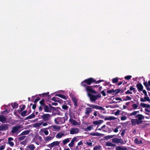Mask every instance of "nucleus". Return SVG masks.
<instances>
[{"label":"nucleus","mask_w":150,"mask_h":150,"mask_svg":"<svg viewBox=\"0 0 150 150\" xmlns=\"http://www.w3.org/2000/svg\"><path fill=\"white\" fill-rule=\"evenodd\" d=\"M62 108L64 110H67L68 108V107L66 105H64L62 106Z\"/></svg>","instance_id":"49530a36"},{"label":"nucleus","mask_w":150,"mask_h":150,"mask_svg":"<svg viewBox=\"0 0 150 150\" xmlns=\"http://www.w3.org/2000/svg\"><path fill=\"white\" fill-rule=\"evenodd\" d=\"M90 135L93 136H96L97 137L103 136L104 135L103 134L97 132L95 133H91L90 134Z\"/></svg>","instance_id":"a211bd4d"},{"label":"nucleus","mask_w":150,"mask_h":150,"mask_svg":"<svg viewBox=\"0 0 150 150\" xmlns=\"http://www.w3.org/2000/svg\"><path fill=\"white\" fill-rule=\"evenodd\" d=\"M136 114H137L136 113V112L135 111H134L133 112H132L130 114V115L131 116H132V115H136Z\"/></svg>","instance_id":"0e129e2a"},{"label":"nucleus","mask_w":150,"mask_h":150,"mask_svg":"<svg viewBox=\"0 0 150 150\" xmlns=\"http://www.w3.org/2000/svg\"><path fill=\"white\" fill-rule=\"evenodd\" d=\"M116 119V117H115L112 116H109V117H106L105 116V118L104 119V120H114Z\"/></svg>","instance_id":"4be33fe9"},{"label":"nucleus","mask_w":150,"mask_h":150,"mask_svg":"<svg viewBox=\"0 0 150 150\" xmlns=\"http://www.w3.org/2000/svg\"><path fill=\"white\" fill-rule=\"evenodd\" d=\"M121 91V89H117L116 90H114L115 93V95H117Z\"/></svg>","instance_id":"ea45409f"},{"label":"nucleus","mask_w":150,"mask_h":150,"mask_svg":"<svg viewBox=\"0 0 150 150\" xmlns=\"http://www.w3.org/2000/svg\"><path fill=\"white\" fill-rule=\"evenodd\" d=\"M118 78L116 77L113 78L112 79V82L113 83H116L118 81Z\"/></svg>","instance_id":"4c0bfd02"},{"label":"nucleus","mask_w":150,"mask_h":150,"mask_svg":"<svg viewBox=\"0 0 150 150\" xmlns=\"http://www.w3.org/2000/svg\"><path fill=\"white\" fill-rule=\"evenodd\" d=\"M25 137H26L25 136H22L20 137H19L18 139V141H21L23 140V139H25Z\"/></svg>","instance_id":"79ce46f5"},{"label":"nucleus","mask_w":150,"mask_h":150,"mask_svg":"<svg viewBox=\"0 0 150 150\" xmlns=\"http://www.w3.org/2000/svg\"><path fill=\"white\" fill-rule=\"evenodd\" d=\"M69 121L71 124L74 125H77L78 122L76 120H75L72 118H70L69 119Z\"/></svg>","instance_id":"412c9836"},{"label":"nucleus","mask_w":150,"mask_h":150,"mask_svg":"<svg viewBox=\"0 0 150 150\" xmlns=\"http://www.w3.org/2000/svg\"><path fill=\"white\" fill-rule=\"evenodd\" d=\"M126 130V129H124L121 133V135L122 137L125 134V133Z\"/></svg>","instance_id":"3c124183"},{"label":"nucleus","mask_w":150,"mask_h":150,"mask_svg":"<svg viewBox=\"0 0 150 150\" xmlns=\"http://www.w3.org/2000/svg\"><path fill=\"white\" fill-rule=\"evenodd\" d=\"M43 122V121H42V122H41L36 123L34 124V127L36 128L38 127H40L42 125Z\"/></svg>","instance_id":"cd10ccee"},{"label":"nucleus","mask_w":150,"mask_h":150,"mask_svg":"<svg viewBox=\"0 0 150 150\" xmlns=\"http://www.w3.org/2000/svg\"><path fill=\"white\" fill-rule=\"evenodd\" d=\"M134 142L135 144H142V140H139L138 138H135L134 141Z\"/></svg>","instance_id":"c85d7f7f"},{"label":"nucleus","mask_w":150,"mask_h":150,"mask_svg":"<svg viewBox=\"0 0 150 150\" xmlns=\"http://www.w3.org/2000/svg\"><path fill=\"white\" fill-rule=\"evenodd\" d=\"M135 117L136 118H137L138 119H137L139 121L141 122V123H142L143 122L142 120L144 119V117L141 114H138L135 115Z\"/></svg>","instance_id":"ddd939ff"},{"label":"nucleus","mask_w":150,"mask_h":150,"mask_svg":"<svg viewBox=\"0 0 150 150\" xmlns=\"http://www.w3.org/2000/svg\"><path fill=\"white\" fill-rule=\"evenodd\" d=\"M115 135H108L105 137V138L106 139H109L111 138H112L113 137H115Z\"/></svg>","instance_id":"c9c22d12"},{"label":"nucleus","mask_w":150,"mask_h":150,"mask_svg":"<svg viewBox=\"0 0 150 150\" xmlns=\"http://www.w3.org/2000/svg\"><path fill=\"white\" fill-rule=\"evenodd\" d=\"M136 86L138 90V91L139 92H140L143 90V86L141 83H137L136 85Z\"/></svg>","instance_id":"dca6fc26"},{"label":"nucleus","mask_w":150,"mask_h":150,"mask_svg":"<svg viewBox=\"0 0 150 150\" xmlns=\"http://www.w3.org/2000/svg\"><path fill=\"white\" fill-rule=\"evenodd\" d=\"M40 98L39 97H37L36 99H35L34 101V102L36 104L37 102L40 100Z\"/></svg>","instance_id":"5fc2aeb1"},{"label":"nucleus","mask_w":150,"mask_h":150,"mask_svg":"<svg viewBox=\"0 0 150 150\" xmlns=\"http://www.w3.org/2000/svg\"><path fill=\"white\" fill-rule=\"evenodd\" d=\"M96 81V80L92 78H89L86 79L82 81L81 83V85L85 88L86 90V88L88 86H89L87 85H90L91 84L94 83Z\"/></svg>","instance_id":"7ed1b4c3"},{"label":"nucleus","mask_w":150,"mask_h":150,"mask_svg":"<svg viewBox=\"0 0 150 150\" xmlns=\"http://www.w3.org/2000/svg\"><path fill=\"white\" fill-rule=\"evenodd\" d=\"M140 101L142 102H144L146 101H148L150 102V99L149 97L147 96H146L144 98V99L142 98H141Z\"/></svg>","instance_id":"f3484780"},{"label":"nucleus","mask_w":150,"mask_h":150,"mask_svg":"<svg viewBox=\"0 0 150 150\" xmlns=\"http://www.w3.org/2000/svg\"><path fill=\"white\" fill-rule=\"evenodd\" d=\"M30 132V130H25L22 132L20 134V136H23L25 135L28 134Z\"/></svg>","instance_id":"a878e982"},{"label":"nucleus","mask_w":150,"mask_h":150,"mask_svg":"<svg viewBox=\"0 0 150 150\" xmlns=\"http://www.w3.org/2000/svg\"><path fill=\"white\" fill-rule=\"evenodd\" d=\"M8 110L7 109H6V110H5L4 111H3L1 112V113L2 114H7L8 113Z\"/></svg>","instance_id":"8fccbe9b"},{"label":"nucleus","mask_w":150,"mask_h":150,"mask_svg":"<svg viewBox=\"0 0 150 150\" xmlns=\"http://www.w3.org/2000/svg\"><path fill=\"white\" fill-rule=\"evenodd\" d=\"M70 140L69 138H67L64 139L63 141V144L65 145L66 144L69 142Z\"/></svg>","instance_id":"72a5a7b5"},{"label":"nucleus","mask_w":150,"mask_h":150,"mask_svg":"<svg viewBox=\"0 0 150 150\" xmlns=\"http://www.w3.org/2000/svg\"><path fill=\"white\" fill-rule=\"evenodd\" d=\"M39 103L40 104V105L38 108L39 112L42 111L43 108L44 110V112H51L52 110H56L55 108L52 106L50 104H49V106L46 105L43 98L39 102Z\"/></svg>","instance_id":"f257e3e1"},{"label":"nucleus","mask_w":150,"mask_h":150,"mask_svg":"<svg viewBox=\"0 0 150 150\" xmlns=\"http://www.w3.org/2000/svg\"><path fill=\"white\" fill-rule=\"evenodd\" d=\"M55 96H58L65 100H67V97L65 96L62 94H56Z\"/></svg>","instance_id":"bb28decb"},{"label":"nucleus","mask_w":150,"mask_h":150,"mask_svg":"<svg viewBox=\"0 0 150 150\" xmlns=\"http://www.w3.org/2000/svg\"><path fill=\"white\" fill-rule=\"evenodd\" d=\"M64 135V134L62 133L59 132L56 135V137L57 138H60L62 137Z\"/></svg>","instance_id":"473e14b6"},{"label":"nucleus","mask_w":150,"mask_h":150,"mask_svg":"<svg viewBox=\"0 0 150 150\" xmlns=\"http://www.w3.org/2000/svg\"><path fill=\"white\" fill-rule=\"evenodd\" d=\"M93 125L92 126H89L87 127L85 129V130L87 131H91L92 128V127H93Z\"/></svg>","instance_id":"58836bf2"},{"label":"nucleus","mask_w":150,"mask_h":150,"mask_svg":"<svg viewBox=\"0 0 150 150\" xmlns=\"http://www.w3.org/2000/svg\"><path fill=\"white\" fill-rule=\"evenodd\" d=\"M112 142L116 144L120 143L122 144H124V141L122 139L115 138L112 139Z\"/></svg>","instance_id":"423d86ee"},{"label":"nucleus","mask_w":150,"mask_h":150,"mask_svg":"<svg viewBox=\"0 0 150 150\" xmlns=\"http://www.w3.org/2000/svg\"><path fill=\"white\" fill-rule=\"evenodd\" d=\"M26 148L27 150H28L30 149V150H34L35 148V147L33 144H31L27 146Z\"/></svg>","instance_id":"5701e85b"},{"label":"nucleus","mask_w":150,"mask_h":150,"mask_svg":"<svg viewBox=\"0 0 150 150\" xmlns=\"http://www.w3.org/2000/svg\"><path fill=\"white\" fill-rule=\"evenodd\" d=\"M86 91L88 92V93H93L95 94H97L98 92L96 91L93 90L92 88V86H88L86 88Z\"/></svg>","instance_id":"9d476101"},{"label":"nucleus","mask_w":150,"mask_h":150,"mask_svg":"<svg viewBox=\"0 0 150 150\" xmlns=\"http://www.w3.org/2000/svg\"><path fill=\"white\" fill-rule=\"evenodd\" d=\"M131 122L132 126H135L136 125H139L142 124L141 122L139 121L137 119H132Z\"/></svg>","instance_id":"9b49d317"},{"label":"nucleus","mask_w":150,"mask_h":150,"mask_svg":"<svg viewBox=\"0 0 150 150\" xmlns=\"http://www.w3.org/2000/svg\"><path fill=\"white\" fill-rule=\"evenodd\" d=\"M125 93L126 94H132V92L130 91L129 90H128Z\"/></svg>","instance_id":"69168bd1"},{"label":"nucleus","mask_w":150,"mask_h":150,"mask_svg":"<svg viewBox=\"0 0 150 150\" xmlns=\"http://www.w3.org/2000/svg\"><path fill=\"white\" fill-rule=\"evenodd\" d=\"M11 106L13 108H18V104L16 103H13L11 104Z\"/></svg>","instance_id":"2f4dec72"},{"label":"nucleus","mask_w":150,"mask_h":150,"mask_svg":"<svg viewBox=\"0 0 150 150\" xmlns=\"http://www.w3.org/2000/svg\"><path fill=\"white\" fill-rule=\"evenodd\" d=\"M101 147V146H96L93 148V150H99Z\"/></svg>","instance_id":"c03bdc74"},{"label":"nucleus","mask_w":150,"mask_h":150,"mask_svg":"<svg viewBox=\"0 0 150 150\" xmlns=\"http://www.w3.org/2000/svg\"><path fill=\"white\" fill-rule=\"evenodd\" d=\"M129 90L131 91H132L134 93H135L137 92L135 88H133L132 86H130L129 88Z\"/></svg>","instance_id":"a19ab883"},{"label":"nucleus","mask_w":150,"mask_h":150,"mask_svg":"<svg viewBox=\"0 0 150 150\" xmlns=\"http://www.w3.org/2000/svg\"><path fill=\"white\" fill-rule=\"evenodd\" d=\"M49 93V92H47V93H43L42 94V96L44 97L45 96H47L48 97L49 96V95L48 94Z\"/></svg>","instance_id":"680f3d73"},{"label":"nucleus","mask_w":150,"mask_h":150,"mask_svg":"<svg viewBox=\"0 0 150 150\" xmlns=\"http://www.w3.org/2000/svg\"><path fill=\"white\" fill-rule=\"evenodd\" d=\"M103 121L102 120H96L93 122V123L96 125H99L102 123Z\"/></svg>","instance_id":"b1692460"},{"label":"nucleus","mask_w":150,"mask_h":150,"mask_svg":"<svg viewBox=\"0 0 150 150\" xmlns=\"http://www.w3.org/2000/svg\"><path fill=\"white\" fill-rule=\"evenodd\" d=\"M5 148V146L4 145H1V146H0V150H3Z\"/></svg>","instance_id":"774afa93"},{"label":"nucleus","mask_w":150,"mask_h":150,"mask_svg":"<svg viewBox=\"0 0 150 150\" xmlns=\"http://www.w3.org/2000/svg\"><path fill=\"white\" fill-rule=\"evenodd\" d=\"M25 107V105H23L22 107L21 108V111H22L23 110H24Z\"/></svg>","instance_id":"338daca9"},{"label":"nucleus","mask_w":150,"mask_h":150,"mask_svg":"<svg viewBox=\"0 0 150 150\" xmlns=\"http://www.w3.org/2000/svg\"><path fill=\"white\" fill-rule=\"evenodd\" d=\"M140 105L143 108H150V105L149 104H146L144 103H141Z\"/></svg>","instance_id":"c756f323"},{"label":"nucleus","mask_w":150,"mask_h":150,"mask_svg":"<svg viewBox=\"0 0 150 150\" xmlns=\"http://www.w3.org/2000/svg\"><path fill=\"white\" fill-rule=\"evenodd\" d=\"M127 119V117L125 116H123L121 117V120H125Z\"/></svg>","instance_id":"e2e57ef3"},{"label":"nucleus","mask_w":150,"mask_h":150,"mask_svg":"<svg viewBox=\"0 0 150 150\" xmlns=\"http://www.w3.org/2000/svg\"><path fill=\"white\" fill-rule=\"evenodd\" d=\"M115 93L114 89H112L110 90H107V93H111L112 95H114V93Z\"/></svg>","instance_id":"7c9ffc66"},{"label":"nucleus","mask_w":150,"mask_h":150,"mask_svg":"<svg viewBox=\"0 0 150 150\" xmlns=\"http://www.w3.org/2000/svg\"><path fill=\"white\" fill-rule=\"evenodd\" d=\"M72 100L74 103V107L75 108H76L78 105V99L75 97L73 96L72 97Z\"/></svg>","instance_id":"2eb2a0df"},{"label":"nucleus","mask_w":150,"mask_h":150,"mask_svg":"<svg viewBox=\"0 0 150 150\" xmlns=\"http://www.w3.org/2000/svg\"><path fill=\"white\" fill-rule=\"evenodd\" d=\"M6 120V117L4 115H0V122L5 123Z\"/></svg>","instance_id":"aec40b11"},{"label":"nucleus","mask_w":150,"mask_h":150,"mask_svg":"<svg viewBox=\"0 0 150 150\" xmlns=\"http://www.w3.org/2000/svg\"><path fill=\"white\" fill-rule=\"evenodd\" d=\"M132 77V76L130 75H128L125 76L124 78L126 79L127 80H129L131 79V78Z\"/></svg>","instance_id":"a18cd8bd"},{"label":"nucleus","mask_w":150,"mask_h":150,"mask_svg":"<svg viewBox=\"0 0 150 150\" xmlns=\"http://www.w3.org/2000/svg\"><path fill=\"white\" fill-rule=\"evenodd\" d=\"M50 116L49 114H43L41 116V117L44 121H47L49 120Z\"/></svg>","instance_id":"1a4fd4ad"},{"label":"nucleus","mask_w":150,"mask_h":150,"mask_svg":"<svg viewBox=\"0 0 150 150\" xmlns=\"http://www.w3.org/2000/svg\"><path fill=\"white\" fill-rule=\"evenodd\" d=\"M88 95L91 101H95L98 99V98H100L101 97L100 94H98L96 95H95L92 94L91 93H88Z\"/></svg>","instance_id":"20e7f679"},{"label":"nucleus","mask_w":150,"mask_h":150,"mask_svg":"<svg viewBox=\"0 0 150 150\" xmlns=\"http://www.w3.org/2000/svg\"><path fill=\"white\" fill-rule=\"evenodd\" d=\"M60 142L58 141H54L51 143L48 144L47 146L50 149H52V148L54 146H58Z\"/></svg>","instance_id":"6e6552de"},{"label":"nucleus","mask_w":150,"mask_h":150,"mask_svg":"<svg viewBox=\"0 0 150 150\" xmlns=\"http://www.w3.org/2000/svg\"><path fill=\"white\" fill-rule=\"evenodd\" d=\"M57 98H58L57 97H53L52 98V100L54 101L57 102Z\"/></svg>","instance_id":"bf43d9fd"},{"label":"nucleus","mask_w":150,"mask_h":150,"mask_svg":"<svg viewBox=\"0 0 150 150\" xmlns=\"http://www.w3.org/2000/svg\"><path fill=\"white\" fill-rule=\"evenodd\" d=\"M98 116L101 119H104L105 118V116H104L103 115H101L99 113H98Z\"/></svg>","instance_id":"864d4df0"},{"label":"nucleus","mask_w":150,"mask_h":150,"mask_svg":"<svg viewBox=\"0 0 150 150\" xmlns=\"http://www.w3.org/2000/svg\"><path fill=\"white\" fill-rule=\"evenodd\" d=\"M8 125L7 124H4L0 126V131L3 130L6 131L8 129Z\"/></svg>","instance_id":"4468645a"},{"label":"nucleus","mask_w":150,"mask_h":150,"mask_svg":"<svg viewBox=\"0 0 150 150\" xmlns=\"http://www.w3.org/2000/svg\"><path fill=\"white\" fill-rule=\"evenodd\" d=\"M131 98L129 96H126L125 99H123V100L126 101L128 100H131Z\"/></svg>","instance_id":"09e8293b"},{"label":"nucleus","mask_w":150,"mask_h":150,"mask_svg":"<svg viewBox=\"0 0 150 150\" xmlns=\"http://www.w3.org/2000/svg\"><path fill=\"white\" fill-rule=\"evenodd\" d=\"M53 127L55 129H60V127L59 126L55 125H53Z\"/></svg>","instance_id":"37998d69"},{"label":"nucleus","mask_w":150,"mask_h":150,"mask_svg":"<svg viewBox=\"0 0 150 150\" xmlns=\"http://www.w3.org/2000/svg\"><path fill=\"white\" fill-rule=\"evenodd\" d=\"M21 128V126L20 125L16 126L13 127L12 128L11 132L13 134L17 133Z\"/></svg>","instance_id":"0eeeda50"},{"label":"nucleus","mask_w":150,"mask_h":150,"mask_svg":"<svg viewBox=\"0 0 150 150\" xmlns=\"http://www.w3.org/2000/svg\"><path fill=\"white\" fill-rule=\"evenodd\" d=\"M57 99H58V100H57V102H58V103H60V104L63 103V101L62 100L59 98H57Z\"/></svg>","instance_id":"4d7b16f0"},{"label":"nucleus","mask_w":150,"mask_h":150,"mask_svg":"<svg viewBox=\"0 0 150 150\" xmlns=\"http://www.w3.org/2000/svg\"><path fill=\"white\" fill-rule=\"evenodd\" d=\"M29 116L30 119L34 118L35 117V114L34 113V112L30 115H29Z\"/></svg>","instance_id":"603ef678"},{"label":"nucleus","mask_w":150,"mask_h":150,"mask_svg":"<svg viewBox=\"0 0 150 150\" xmlns=\"http://www.w3.org/2000/svg\"><path fill=\"white\" fill-rule=\"evenodd\" d=\"M121 111V110H118L116 112H115V115H119Z\"/></svg>","instance_id":"6e6d98bb"},{"label":"nucleus","mask_w":150,"mask_h":150,"mask_svg":"<svg viewBox=\"0 0 150 150\" xmlns=\"http://www.w3.org/2000/svg\"><path fill=\"white\" fill-rule=\"evenodd\" d=\"M54 122L57 124L61 125L64 123L65 120L63 117H58L54 119Z\"/></svg>","instance_id":"39448f33"},{"label":"nucleus","mask_w":150,"mask_h":150,"mask_svg":"<svg viewBox=\"0 0 150 150\" xmlns=\"http://www.w3.org/2000/svg\"><path fill=\"white\" fill-rule=\"evenodd\" d=\"M27 112V111L26 110H25L23 111L22 112L21 114V115L22 117H24L27 115L26 114Z\"/></svg>","instance_id":"e433bc0d"},{"label":"nucleus","mask_w":150,"mask_h":150,"mask_svg":"<svg viewBox=\"0 0 150 150\" xmlns=\"http://www.w3.org/2000/svg\"><path fill=\"white\" fill-rule=\"evenodd\" d=\"M107 146H115L116 145L114 144H112L110 142H107L106 144Z\"/></svg>","instance_id":"f704fd0d"},{"label":"nucleus","mask_w":150,"mask_h":150,"mask_svg":"<svg viewBox=\"0 0 150 150\" xmlns=\"http://www.w3.org/2000/svg\"><path fill=\"white\" fill-rule=\"evenodd\" d=\"M87 105L91 108L87 107L86 109V111L85 113L86 114L88 115V116H89V115L90 113L92 112V109H95L97 110H104L105 109L103 107L99 106L96 105L91 104L88 103L87 104Z\"/></svg>","instance_id":"f03ea898"},{"label":"nucleus","mask_w":150,"mask_h":150,"mask_svg":"<svg viewBox=\"0 0 150 150\" xmlns=\"http://www.w3.org/2000/svg\"><path fill=\"white\" fill-rule=\"evenodd\" d=\"M54 136H49L44 138V140L45 141L49 142L52 140L54 137Z\"/></svg>","instance_id":"6ab92c4d"},{"label":"nucleus","mask_w":150,"mask_h":150,"mask_svg":"<svg viewBox=\"0 0 150 150\" xmlns=\"http://www.w3.org/2000/svg\"><path fill=\"white\" fill-rule=\"evenodd\" d=\"M79 130L77 128H71L70 130V134H76L79 132Z\"/></svg>","instance_id":"f8f14e48"},{"label":"nucleus","mask_w":150,"mask_h":150,"mask_svg":"<svg viewBox=\"0 0 150 150\" xmlns=\"http://www.w3.org/2000/svg\"><path fill=\"white\" fill-rule=\"evenodd\" d=\"M132 107L134 109H137L138 107V105L136 104H134L132 105Z\"/></svg>","instance_id":"de8ad7c7"},{"label":"nucleus","mask_w":150,"mask_h":150,"mask_svg":"<svg viewBox=\"0 0 150 150\" xmlns=\"http://www.w3.org/2000/svg\"><path fill=\"white\" fill-rule=\"evenodd\" d=\"M8 143L11 146H13L14 145V144L13 142H8Z\"/></svg>","instance_id":"052dcab7"},{"label":"nucleus","mask_w":150,"mask_h":150,"mask_svg":"<svg viewBox=\"0 0 150 150\" xmlns=\"http://www.w3.org/2000/svg\"><path fill=\"white\" fill-rule=\"evenodd\" d=\"M116 150H128L127 148L124 146L123 147H121L120 146H117L116 148Z\"/></svg>","instance_id":"393cba45"},{"label":"nucleus","mask_w":150,"mask_h":150,"mask_svg":"<svg viewBox=\"0 0 150 150\" xmlns=\"http://www.w3.org/2000/svg\"><path fill=\"white\" fill-rule=\"evenodd\" d=\"M104 81L103 80H100L97 81H96H96L95 82L96 83H100L101 82Z\"/></svg>","instance_id":"13d9d810"}]
</instances>
